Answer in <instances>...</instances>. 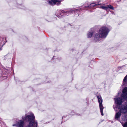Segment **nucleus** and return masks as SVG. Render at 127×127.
I'll return each mask as SVG.
<instances>
[{"instance_id":"1","label":"nucleus","mask_w":127,"mask_h":127,"mask_svg":"<svg viewBox=\"0 0 127 127\" xmlns=\"http://www.w3.org/2000/svg\"><path fill=\"white\" fill-rule=\"evenodd\" d=\"M24 121H28L29 122L26 127H37L38 124L36 121L35 120V117L34 114L31 113L30 115H25L22 117Z\"/></svg>"},{"instance_id":"2","label":"nucleus","mask_w":127,"mask_h":127,"mask_svg":"<svg viewBox=\"0 0 127 127\" xmlns=\"http://www.w3.org/2000/svg\"><path fill=\"white\" fill-rule=\"evenodd\" d=\"M110 30L106 26L102 27L99 29L98 34H96L94 39L96 41H99L100 38H104L108 35Z\"/></svg>"},{"instance_id":"3","label":"nucleus","mask_w":127,"mask_h":127,"mask_svg":"<svg viewBox=\"0 0 127 127\" xmlns=\"http://www.w3.org/2000/svg\"><path fill=\"white\" fill-rule=\"evenodd\" d=\"M116 108H118L120 109L119 111L121 113L124 114V115L123 117L125 115H127L126 114L127 112V105H122L121 106L118 105H116Z\"/></svg>"},{"instance_id":"4","label":"nucleus","mask_w":127,"mask_h":127,"mask_svg":"<svg viewBox=\"0 0 127 127\" xmlns=\"http://www.w3.org/2000/svg\"><path fill=\"white\" fill-rule=\"evenodd\" d=\"M49 4L51 5H59L61 4V1L58 0H47Z\"/></svg>"},{"instance_id":"5","label":"nucleus","mask_w":127,"mask_h":127,"mask_svg":"<svg viewBox=\"0 0 127 127\" xmlns=\"http://www.w3.org/2000/svg\"><path fill=\"white\" fill-rule=\"evenodd\" d=\"M23 120H20L17 121L15 124L13 125V126H15V127H23L25 121Z\"/></svg>"},{"instance_id":"6","label":"nucleus","mask_w":127,"mask_h":127,"mask_svg":"<svg viewBox=\"0 0 127 127\" xmlns=\"http://www.w3.org/2000/svg\"><path fill=\"white\" fill-rule=\"evenodd\" d=\"M121 96L126 100H127V87H125L123 89Z\"/></svg>"},{"instance_id":"7","label":"nucleus","mask_w":127,"mask_h":127,"mask_svg":"<svg viewBox=\"0 0 127 127\" xmlns=\"http://www.w3.org/2000/svg\"><path fill=\"white\" fill-rule=\"evenodd\" d=\"M115 103L117 104V105L120 106L124 102V100L121 97H118L114 98Z\"/></svg>"},{"instance_id":"8","label":"nucleus","mask_w":127,"mask_h":127,"mask_svg":"<svg viewBox=\"0 0 127 127\" xmlns=\"http://www.w3.org/2000/svg\"><path fill=\"white\" fill-rule=\"evenodd\" d=\"M121 112L119 111L116 113L115 116V118L116 120H119L121 115Z\"/></svg>"},{"instance_id":"9","label":"nucleus","mask_w":127,"mask_h":127,"mask_svg":"<svg viewBox=\"0 0 127 127\" xmlns=\"http://www.w3.org/2000/svg\"><path fill=\"white\" fill-rule=\"evenodd\" d=\"M122 119L123 120L127 121V115H126L124 116V117H123ZM122 125L123 127H127V122H125L124 124H122Z\"/></svg>"},{"instance_id":"10","label":"nucleus","mask_w":127,"mask_h":127,"mask_svg":"<svg viewBox=\"0 0 127 127\" xmlns=\"http://www.w3.org/2000/svg\"><path fill=\"white\" fill-rule=\"evenodd\" d=\"M100 108V112L101 115L102 116H103L104 114L103 113V109L104 108V107L103 106L102 103L99 104Z\"/></svg>"},{"instance_id":"11","label":"nucleus","mask_w":127,"mask_h":127,"mask_svg":"<svg viewBox=\"0 0 127 127\" xmlns=\"http://www.w3.org/2000/svg\"><path fill=\"white\" fill-rule=\"evenodd\" d=\"M122 84L123 85H127V75L123 80Z\"/></svg>"},{"instance_id":"12","label":"nucleus","mask_w":127,"mask_h":127,"mask_svg":"<svg viewBox=\"0 0 127 127\" xmlns=\"http://www.w3.org/2000/svg\"><path fill=\"white\" fill-rule=\"evenodd\" d=\"M97 97L98 99L99 104L102 103V99L101 97L100 96H98Z\"/></svg>"},{"instance_id":"13","label":"nucleus","mask_w":127,"mask_h":127,"mask_svg":"<svg viewBox=\"0 0 127 127\" xmlns=\"http://www.w3.org/2000/svg\"><path fill=\"white\" fill-rule=\"evenodd\" d=\"M93 34V32H89L87 34V36L88 38H91Z\"/></svg>"},{"instance_id":"14","label":"nucleus","mask_w":127,"mask_h":127,"mask_svg":"<svg viewBox=\"0 0 127 127\" xmlns=\"http://www.w3.org/2000/svg\"><path fill=\"white\" fill-rule=\"evenodd\" d=\"M100 4L99 3V2L98 3H93L90 5V6L91 7H94L96 5H98Z\"/></svg>"},{"instance_id":"15","label":"nucleus","mask_w":127,"mask_h":127,"mask_svg":"<svg viewBox=\"0 0 127 127\" xmlns=\"http://www.w3.org/2000/svg\"><path fill=\"white\" fill-rule=\"evenodd\" d=\"M100 8L106 10L108 9V7H107V6H104L103 5H101L100 6Z\"/></svg>"},{"instance_id":"16","label":"nucleus","mask_w":127,"mask_h":127,"mask_svg":"<svg viewBox=\"0 0 127 127\" xmlns=\"http://www.w3.org/2000/svg\"><path fill=\"white\" fill-rule=\"evenodd\" d=\"M107 6V7H108V8H109L112 10L114 9L113 7L111 5H108Z\"/></svg>"},{"instance_id":"17","label":"nucleus","mask_w":127,"mask_h":127,"mask_svg":"<svg viewBox=\"0 0 127 127\" xmlns=\"http://www.w3.org/2000/svg\"><path fill=\"white\" fill-rule=\"evenodd\" d=\"M65 13H71V11H64V12Z\"/></svg>"},{"instance_id":"18","label":"nucleus","mask_w":127,"mask_h":127,"mask_svg":"<svg viewBox=\"0 0 127 127\" xmlns=\"http://www.w3.org/2000/svg\"><path fill=\"white\" fill-rule=\"evenodd\" d=\"M113 108H114V109H115V108H114V106H113Z\"/></svg>"},{"instance_id":"19","label":"nucleus","mask_w":127,"mask_h":127,"mask_svg":"<svg viewBox=\"0 0 127 127\" xmlns=\"http://www.w3.org/2000/svg\"><path fill=\"white\" fill-rule=\"evenodd\" d=\"M63 117H62V118H63Z\"/></svg>"},{"instance_id":"20","label":"nucleus","mask_w":127,"mask_h":127,"mask_svg":"<svg viewBox=\"0 0 127 127\" xmlns=\"http://www.w3.org/2000/svg\"><path fill=\"white\" fill-rule=\"evenodd\" d=\"M63 0H61V1H62Z\"/></svg>"}]
</instances>
